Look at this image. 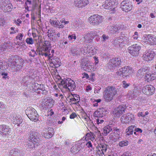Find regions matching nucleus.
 <instances>
[{"instance_id":"nucleus-1","label":"nucleus","mask_w":156,"mask_h":156,"mask_svg":"<svg viewBox=\"0 0 156 156\" xmlns=\"http://www.w3.org/2000/svg\"><path fill=\"white\" fill-rule=\"evenodd\" d=\"M30 140L27 142L26 147L28 149H33L40 144L41 140L40 134L37 132L31 131L29 136Z\"/></svg>"},{"instance_id":"nucleus-2","label":"nucleus","mask_w":156,"mask_h":156,"mask_svg":"<svg viewBox=\"0 0 156 156\" xmlns=\"http://www.w3.org/2000/svg\"><path fill=\"white\" fill-rule=\"evenodd\" d=\"M9 64H10L11 69L13 72H17L20 70L24 63L23 60L20 57L16 56L12 57L8 61Z\"/></svg>"},{"instance_id":"nucleus-3","label":"nucleus","mask_w":156,"mask_h":156,"mask_svg":"<svg viewBox=\"0 0 156 156\" xmlns=\"http://www.w3.org/2000/svg\"><path fill=\"white\" fill-rule=\"evenodd\" d=\"M122 57H117L111 59L106 65V67L108 69L114 70L117 69L121 66L123 62Z\"/></svg>"},{"instance_id":"nucleus-4","label":"nucleus","mask_w":156,"mask_h":156,"mask_svg":"<svg viewBox=\"0 0 156 156\" xmlns=\"http://www.w3.org/2000/svg\"><path fill=\"white\" fill-rule=\"evenodd\" d=\"M117 93L116 89L114 87L108 86L104 90V98L106 102H110Z\"/></svg>"},{"instance_id":"nucleus-5","label":"nucleus","mask_w":156,"mask_h":156,"mask_svg":"<svg viewBox=\"0 0 156 156\" xmlns=\"http://www.w3.org/2000/svg\"><path fill=\"white\" fill-rule=\"evenodd\" d=\"M59 87H62L66 89H67L69 91H72L75 88V82L70 78H64L61 79Z\"/></svg>"},{"instance_id":"nucleus-6","label":"nucleus","mask_w":156,"mask_h":156,"mask_svg":"<svg viewBox=\"0 0 156 156\" xmlns=\"http://www.w3.org/2000/svg\"><path fill=\"white\" fill-rule=\"evenodd\" d=\"M25 112L26 115L30 120L35 122L38 120L39 115L37 111L34 108L31 107L27 108Z\"/></svg>"},{"instance_id":"nucleus-7","label":"nucleus","mask_w":156,"mask_h":156,"mask_svg":"<svg viewBox=\"0 0 156 156\" xmlns=\"http://www.w3.org/2000/svg\"><path fill=\"white\" fill-rule=\"evenodd\" d=\"M102 7L106 9L110 10L112 13H114L116 10L117 6L115 0H108L104 2Z\"/></svg>"},{"instance_id":"nucleus-8","label":"nucleus","mask_w":156,"mask_h":156,"mask_svg":"<svg viewBox=\"0 0 156 156\" xmlns=\"http://www.w3.org/2000/svg\"><path fill=\"white\" fill-rule=\"evenodd\" d=\"M119 129L114 127L113 128V131L109 135V138L114 142H116L120 140L121 138V135Z\"/></svg>"},{"instance_id":"nucleus-9","label":"nucleus","mask_w":156,"mask_h":156,"mask_svg":"<svg viewBox=\"0 0 156 156\" xmlns=\"http://www.w3.org/2000/svg\"><path fill=\"white\" fill-rule=\"evenodd\" d=\"M121 120L122 122L126 124L132 123L135 122V117L133 114L128 113L122 116Z\"/></svg>"},{"instance_id":"nucleus-10","label":"nucleus","mask_w":156,"mask_h":156,"mask_svg":"<svg viewBox=\"0 0 156 156\" xmlns=\"http://www.w3.org/2000/svg\"><path fill=\"white\" fill-rule=\"evenodd\" d=\"M90 23L94 25H98L102 21V17L98 14H95L90 16L89 18Z\"/></svg>"},{"instance_id":"nucleus-11","label":"nucleus","mask_w":156,"mask_h":156,"mask_svg":"<svg viewBox=\"0 0 156 156\" xmlns=\"http://www.w3.org/2000/svg\"><path fill=\"white\" fill-rule=\"evenodd\" d=\"M135 135H137L142 133V130L140 128H137L134 125H131L129 126L126 130V135L128 136L132 135L133 133Z\"/></svg>"},{"instance_id":"nucleus-12","label":"nucleus","mask_w":156,"mask_h":156,"mask_svg":"<svg viewBox=\"0 0 156 156\" xmlns=\"http://www.w3.org/2000/svg\"><path fill=\"white\" fill-rule=\"evenodd\" d=\"M141 48L140 46L136 44L129 46L128 48V50L129 53L131 55L136 56L139 54Z\"/></svg>"},{"instance_id":"nucleus-13","label":"nucleus","mask_w":156,"mask_h":156,"mask_svg":"<svg viewBox=\"0 0 156 156\" xmlns=\"http://www.w3.org/2000/svg\"><path fill=\"white\" fill-rule=\"evenodd\" d=\"M127 107L125 105H120L115 109L113 113L117 117H119L126 110Z\"/></svg>"},{"instance_id":"nucleus-14","label":"nucleus","mask_w":156,"mask_h":156,"mask_svg":"<svg viewBox=\"0 0 156 156\" xmlns=\"http://www.w3.org/2000/svg\"><path fill=\"white\" fill-rule=\"evenodd\" d=\"M155 90V88L151 85H147L145 86L142 89L143 92L147 95L153 94Z\"/></svg>"},{"instance_id":"nucleus-15","label":"nucleus","mask_w":156,"mask_h":156,"mask_svg":"<svg viewBox=\"0 0 156 156\" xmlns=\"http://www.w3.org/2000/svg\"><path fill=\"white\" fill-rule=\"evenodd\" d=\"M155 55L154 51L152 50H149L146 51L143 55V59L146 61L152 60L154 58Z\"/></svg>"},{"instance_id":"nucleus-16","label":"nucleus","mask_w":156,"mask_h":156,"mask_svg":"<svg viewBox=\"0 0 156 156\" xmlns=\"http://www.w3.org/2000/svg\"><path fill=\"white\" fill-rule=\"evenodd\" d=\"M8 2L6 0H0V7L5 11H11L12 9V5L10 4H8Z\"/></svg>"},{"instance_id":"nucleus-17","label":"nucleus","mask_w":156,"mask_h":156,"mask_svg":"<svg viewBox=\"0 0 156 156\" xmlns=\"http://www.w3.org/2000/svg\"><path fill=\"white\" fill-rule=\"evenodd\" d=\"M107 112V108H101L98 109L94 113V116L98 118H102L105 115Z\"/></svg>"},{"instance_id":"nucleus-18","label":"nucleus","mask_w":156,"mask_h":156,"mask_svg":"<svg viewBox=\"0 0 156 156\" xmlns=\"http://www.w3.org/2000/svg\"><path fill=\"white\" fill-rule=\"evenodd\" d=\"M144 39L146 42H147L150 44H156V37L153 35H146Z\"/></svg>"},{"instance_id":"nucleus-19","label":"nucleus","mask_w":156,"mask_h":156,"mask_svg":"<svg viewBox=\"0 0 156 156\" xmlns=\"http://www.w3.org/2000/svg\"><path fill=\"white\" fill-rule=\"evenodd\" d=\"M120 5L123 11L125 12H128L132 9L131 3L128 1H122Z\"/></svg>"},{"instance_id":"nucleus-20","label":"nucleus","mask_w":156,"mask_h":156,"mask_svg":"<svg viewBox=\"0 0 156 156\" xmlns=\"http://www.w3.org/2000/svg\"><path fill=\"white\" fill-rule=\"evenodd\" d=\"M121 70L123 73V75L124 78H127L129 76V75L133 73V71L131 67L129 66H125L121 68Z\"/></svg>"},{"instance_id":"nucleus-21","label":"nucleus","mask_w":156,"mask_h":156,"mask_svg":"<svg viewBox=\"0 0 156 156\" xmlns=\"http://www.w3.org/2000/svg\"><path fill=\"white\" fill-rule=\"evenodd\" d=\"M89 3L88 0H74V5L79 8H83Z\"/></svg>"},{"instance_id":"nucleus-22","label":"nucleus","mask_w":156,"mask_h":156,"mask_svg":"<svg viewBox=\"0 0 156 156\" xmlns=\"http://www.w3.org/2000/svg\"><path fill=\"white\" fill-rule=\"evenodd\" d=\"M45 101L43 103L45 108H51L54 104L55 101L51 97H47L44 99Z\"/></svg>"},{"instance_id":"nucleus-23","label":"nucleus","mask_w":156,"mask_h":156,"mask_svg":"<svg viewBox=\"0 0 156 156\" xmlns=\"http://www.w3.org/2000/svg\"><path fill=\"white\" fill-rule=\"evenodd\" d=\"M11 129L9 127L5 125H0V133L5 136L8 135L10 133Z\"/></svg>"},{"instance_id":"nucleus-24","label":"nucleus","mask_w":156,"mask_h":156,"mask_svg":"<svg viewBox=\"0 0 156 156\" xmlns=\"http://www.w3.org/2000/svg\"><path fill=\"white\" fill-rule=\"evenodd\" d=\"M150 69L148 67L144 66L138 70L137 73V76L140 78H142L144 76V74H146L149 71Z\"/></svg>"},{"instance_id":"nucleus-25","label":"nucleus","mask_w":156,"mask_h":156,"mask_svg":"<svg viewBox=\"0 0 156 156\" xmlns=\"http://www.w3.org/2000/svg\"><path fill=\"white\" fill-rule=\"evenodd\" d=\"M98 36V34H96L95 32L86 33L83 35L84 38V41L86 43L90 42L94 38V36Z\"/></svg>"},{"instance_id":"nucleus-26","label":"nucleus","mask_w":156,"mask_h":156,"mask_svg":"<svg viewBox=\"0 0 156 156\" xmlns=\"http://www.w3.org/2000/svg\"><path fill=\"white\" fill-rule=\"evenodd\" d=\"M82 143L73 146L71 149V152L73 154H75L80 151L81 149L83 148Z\"/></svg>"},{"instance_id":"nucleus-27","label":"nucleus","mask_w":156,"mask_h":156,"mask_svg":"<svg viewBox=\"0 0 156 156\" xmlns=\"http://www.w3.org/2000/svg\"><path fill=\"white\" fill-rule=\"evenodd\" d=\"M49 22L51 25L54 27L59 28H63L64 27V25L63 24H60V22L58 20L55 19H51Z\"/></svg>"},{"instance_id":"nucleus-28","label":"nucleus","mask_w":156,"mask_h":156,"mask_svg":"<svg viewBox=\"0 0 156 156\" xmlns=\"http://www.w3.org/2000/svg\"><path fill=\"white\" fill-rule=\"evenodd\" d=\"M23 151L18 149H15L10 151L9 156H23Z\"/></svg>"},{"instance_id":"nucleus-29","label":"nucleus","mask_w":156,"mask_h":156,"mask_svg":"<svg viewBox=\"0 0 156 156\" xmlns=\"http://www.w3.org/2000/svg\"><path fill=\"white\" fill-rule=\"evenodd\" d=\"M54 134V130L52 128H50L48 130L43 133L42 136L45 138L49 139L53 136Z\"/></svg>"},{"instance_id":"nucleus-30","label":"nucleus","mask_w":156,"mask_h":156,"mask_svg":"<svg viewBox=\"0 0 156 156\" xmlns=\"http://www.w3.org/2000/svg\"><path fill=\"white\" fill-rule=\"evenodd\" d=\"M81 50L77 47L71 48L70 51V54L73 56L80 55L81 52Z\"/></svg>"},{"instance_id":"nucleus-31","label":"nucleus","mask_w":156,"mask_h":156,"mask_svg":"<svg viewBox=\"0 0 156 156\" xmlns=\"http://www.w3.org/2000/svg\"><path fill=\"white\" fill-rule=\"evenodd\" d=\"M115 127H113L112 124H109L107 126H105L103 128V132L104 135L106 136L112 131H113V128Z\"/></svg>"},{"instance_id":"nucleus-32","label":"nucleus","mask_w":156,"mask_h":156,"mask_svg":"<svg viewBox=\"0 0 156 156\" xmlns=\"http://www.w3.org/2000/svg\"><path fill=\"white\" fill-rule=\"evenodd\" d=\"M12 120L14 124H17V126H19V124L21 123L23 121V119L20 115L12 116Z\"/></svg>"},{"instance_id":"nucleus-33","label":"nucleus","mask_w":156,"mask_h":156,"mask_svg":"<svg viewBox=\"0 0 156 156\" xmlns=\"http://www.w3.org/2000/svg\"><path fill=\"white\" fill-rule=\"evenodd\" d=\"M51 44L50 42L48 41H45L41 48L42 51H45L47 50L50 51L51 48Z\"/></svg>"},{"instance_id":"nucleus-34","label":"nucleus","mask_w":156,"mask_h":156,"mask_svg":"<svg viewBox=\"0 0 156 156\" xmlns=\"http://www.w3.org/2000/svg\"><path fill=\"white\" fill-rule=\"evenodd\" d=\"M86 50H84L86 51V53H91L92 55H94L96 53V49H94V47L92 45H88L87 48H85Z\"/></svg>"},{"instance_id":"nucleus-35","label":"nucleus","mask_w":156,"mask_h":156,"mask_svg":"<svg viewBox=\"0 0 156 156\" xmlns=\"http://www.w3.org/2000/svg\"><path fill=\"white\" fill-rule=\"evenodd\" d=\"M121 41L120 37H118L117 38L116 37L114 39L113 43L115 47L119 48L122 47V46L121 45Z\"/></svg>"},{"instance_id":"nucleus-36","label":"nucleus","mask_w":156,"mask_h":156,"mask_svg":"<svg viewBox=\"0 0 156 156\" xmlns=\"http://www.w3.org/2000/svg\"><path fill=\"white\" fill-rule=\"evenodd\" d=\"M121 41V45L122 46L127 44L128 43L129 40V38L126 36H121L120 37Z\"/></svg>"},{"instance_id":"nucleus-37","label":"nucleus","mask_w":156,"mask_h":156,"mask_svg":"<svg viewBox=\"0 0 156 156\" xmlns=\"http://www.w3.org/2000/svg\"><path fill=\"white\" fill-rule=\"evenodd\" d=\"M108 29L110 32V33L112 34L116 33L119 29L118 27L116 25L114 26H110L108 27Z\"/></svg>"},{"instance_id":"nucleus-38","label":"nucleus","mask_w":156,"mask_h":156,"mask_svg":"<svg viewBox=\"0 0 156 156\" xmlns=\"http://www.w3.org/2000/svg\"><path fill=\"white\" fill-rule=\"evenodd\" d=\"M60 59L58 58H56L52 60V63L56 67H59L60 65L61 62Z\"/></svg>"},{"instance_id":"nucleus-39","label":"nucleus","mask_w":156,"mask_h":156,"mask_svg":"<svg viewBox=\"0 0 156 156\" xmlns=\"http://www.w3.org/2000/svg\"><path fill=\"white\" fill-rule=\"evenodd\" d=\"M57 120L55 119H52L48 121L47 123L50 126H55L57 124Z\"/></svg>"},{"instance_id":"nucleus-40","label":"nucleus","mask_w":156,"mask_h":156,"mask_svg":"<svg viewBox=\"0 0 156 156\" xmlns=\"http://www.w3.org/2000/svg\"><path fill=\"white\" fill-rule=\"evenodd\" d=\"M81 63V66L84 70L86 69L87 66L90 63L88 61L86 60L82 61Z\"/></svg>"},{"instance_id":"nucleus-41","label":"nucleus","mask_w":156,"mask_h":156,"mask_svg":"<svg viewBox=\"0 0 156 156\" xmlns=\"http://www.w3.org/2000/svg\"><path fill=\"white\" fill-rule=\"evenodd\" d=\"M6 63L4 61H1L0 60V69H6L8 68Z\"/></svg>"},{"instance_id":"nucleus-42","label":"nucleus","mask_w":156,"mask_h":156,"mask_svg":"<svg viewBox=\"0 0 156 156\" xmlns=\"http://www.w3.org/2000/svg\"><path fill=\"white\" fill-rule=\"evenodd\" d=\"M99 146L104 153H105L107 150V145L104 144L102 143L99 144Z\"/></svg>"},{"instance_id":"nucleus-43","label":"nucleus","mask_w":156,"mask_h":156,"mask_svg":"<svg viewBox=\"0 0 156 156\" xmlns=\"http://www.w3.org/2000/svg\"><path fill=\"white\" fill-rule=\"evenodd\" d=\"M32 77L30 75H27L23 77L22 82L24 83H26L27 81L31 80Z\"/></svg>"},{"instance_id":"nucleus-44","label":"nucleus","mask_w":156,"mask_h":156,"mask_svg":"<svg viewBox=\"0 0 156 156\" xmlns=\"http://www.w3.org/2000/svg\"><path fill=\"white\" fill-rule=\"evenodd\" d=\"M69 103H71V104L77 105L79 104V102H77V101L75 98L73 97L71 98H69Z\"/></svg>"},{"instance_id":"nucleus-45","label":"nucleus","mask_w":156,"mask_h":156,"mask_svg":"<svg viewBox=\"0 0 156 156\" xmlns=\"http://www.w3.org/2000/svg\"><path fill=\"white\" fill-rule=\"evenodd\" d=\"M128 143V141L126 140L120 142L119 144L120 147H122L127 146Z\"/></svg>"},{"instance_id":"nucleus-46","label":"nucleus","mask_w":156,"mask_h":156,"mask_svg":"<svg viewBox=\"0 0 156 156\" xmlns=\"http://www.w3.org/2000/svg\"><path fill=\"white\" fill-rule=\"evenodd\" d=\"M96 151V154L97 155H102L103 154H104V153L99 146L97 147Z\"/></svg>"},{"instance_id":"nucleus-47","label":"nucleus","mask_w":156,"mask_h":156,"mask_svg":"<svg viewBox=\"0 0 156 156\" xmlns=\"http://www.w3.org/2000/svg\"><path fill=\"white\" fill-rule=\"evenodd\" d=\"M151 71H149V73H147L145 76L144 79L148 82H149L150 81H151Z\"/></svg>"},{"instance_id":"nucleus-48","label":"nucleus","mask_w":156,"mask_h":156,"mask_svg":"<svg viewBox=\"0 0 156 156\" xmlns=\"http://www.w3.org/2000/svg\"><path fill=\"white\" fill-rule=\"evenodd\" d=\"M87 66L86 69L85 70L86 71H88V72H91L94 70V67L92 65H91L90 63Z\"/></svg>"},{"instance_id":"nucleus-49","label":"nucleus","mask_w":156,"mask_h":156,"mask_svg":"<svg viewBox=\"0 0 156 156\" xmlns=\"http://www.w3.org/2000/svg\"><path fill=\"white\" fill-rule=\"evenodd\" d=\"M41 54L42 55H44L45 57H47L48 56L50 57L51 55V54H50V51L47 50V51H42L41 50Z\"/></svg>"},{"instance_id":"nucleus-50","label":"nucleus","mask_w":156,"mask_h":156,"mask_svg":"<svg viewBox=\"0 0 156 156\" xmlns=\"http://www.w3.org/2000/svg\"><path fill=\"white\" fill-rule=\"evenodd\" d=\"M94 134L91 132L90 133H87L86 135L85 139L87 140H91L92 138L94 137Z\"/></svg>"},{"instance_id":"nucleus-51","label":"nucleus","mask_w":156,"mask_h":156,"mask_svg":"<svg viewBox=\"0 0 156 156\" xmlns=\"http://www.w3.org/2000/svg\"><path fill=\"white\" fill-rule=\"evenodd\" d=\"M76 36L75 34H73L72 35H69L68 38L69 40L74 41L76 39Z\"/></svg>"},{"instance_id":"nucleus-52","label":"nucleus","mask_w":156,"mask_h":156,"mask_svg":"<svg viewBox=\"0 0 156 156\" xmlns=\"http://www.w3.org/2000/svg\"><path fill=\"white\" fill-rule=\"evenodd\" d=\"M85 146H86V147L87 148H93L92 145L90 141H87L86 143L85 144H84L83 145V146H84L83 147Z\"/></svg>"},{"instance_id":"nucleus-53","label":"nucleus","mask_w":156,"mask_h":156,"mask_svg":"<svg viewBox=\"0 0 156 156\" xmlns=\"http://www.w3.org/2000/svg\"><path fill=\"white\" fill-rule=\"evenodd\" d=\"M26 41L28 44H32L34 43V41L32 38H28L26 39Z\"/></svg>"},{"instance_id":"nucleus-54","label":"nucleus","mask_w":156,"mask_h":156,"mask_svg":"<svg viewBox=\"0 0 156 156\" xmlns=\"http://www.w3.org/2000/svg\"><path fill=\"white\" fill-rule=\"evenodd\" d=\"M101 89V87L99 86L95 87L94 89V93H95L99 94Z\"/></svg>"},{"instance_id":"nucleus-55","label":"nucleus","mask_w":156,"mask_h":156,"mask_svg":"<svg viewBox=\"0 0 156 156\" xmlns=\"http://www.w3.org/2000/svg\"><path fill=\"white\" fill-rule=\"evenodd\" d=\"M127 97H128L129 98L132 99V98H134V95L132 91L129 90L128 92Z\"/></svg>"},{"instance_id":"nucleus-56","label":"nucleus","mask_w":156,"mask_h":156,"mask_svg":"<svg viewBox=\"0 0 156 156\" xmlns=\"http://www.w3.org/2000/svg\"><path fill=\"white\" fill-rule=\"evenodd\" d=\"M108 38L109 37L108 35H106L105 34H103L101 37V41L103 42L106 41L108 40Z\"/></svg>"},{"instance_id":"nucleus-57","label":"nucleus","mask_w":156,"mask_h":156,"mask_svg":"<svg viewBox=\"0 0 156 156\" xmlns=\"http://www.w3.org/2000/svg\"><path fill=\"white\" fill-rule=\"evenodd\" d=\"M37 93L39 94H42L44 95H46L48 93V91L45 90V87L41 91L39 90L37 92Z\"/></svg>"},{"instance_id":"nucleus-58","label":"nucleus","mask_w":156,"mask_h":156,"mask_svg":"<svg viewBox=\"0 0 156 156\" xmlns=\"http://www.w3.org/2000/svg\"><path fill=\"white\" fill-rule=\"evenodd\" d=\"M122 86L123 88H127L130 85V84L129 83H127L124 80L122 82Z\"/></svg>"},{"instance_id":"nucleus-59","label":"nucleus","mask_w":156,"mask_h":156,"mask_svg":"<svg viewBox=\"0 0 156 156\" xmlns=\"http://www.w3.org/2000/svg\"><path fill=\"white\" fill-rule=\"evenodd\" d=\"M23 36V35L22 34L20 33L16 36V38L17 40L19 39L21 41H22Z\"/></svg>"},{"instance_id":"nucleus-60","label":"nucleus","mask_w":156,"mask_h":156,"mask_svg":"<svg viewBox=\"0 0 156 156\" xmlns=\"http://www.w3.org/2000/svg\"><path fill=\"white\" fill-rule=\"evenodd\" d=\"M122 70H121V69H119V71H117L116 74L118 76H120V78H124V76H122L123 74L122 73Z\"/></svg>"},{"instance_id":"nucleus-61","label":"nucleus","mask_w":156,"mask_h":156,"mask_svg":"<svg viewBox=\"0 0 156 156\" xmlns=\"http://www.w3.org/2000/svg\"><path fill=\"white\" fill-rule=\"evenodd\" d=\"M74 98H75L76 100L77 101V102H79L80 101V97L79 96V95L75 94H73V97Z\"/></svg>"},{"instance_id":"nucleus-62","label":"nucleus","mask_w":156,"mask_h":156,"mask_svg":"<svg viewBox=\"0 0 156 156\" xmlns=\"http://www.w3.org/2000/svg\"><path fill=\"white\" fill-rule=\"evenodd\" d=\"M121 156H131V154L128 151L125 152Z\"/></svg>"},{"instance_id":"nucleus-63","label":"nucleus","mask_w":156,"mask_h":156,"mask_svg":"<svg viewBox=\"0 0 156 156\" xmlns=\"http://www.w3.org/2000/svg\"><path fill=\"white\" fill-rule=\"evenodd\" d=\"M2 78L3 79H9V76H7L8 73H2Z\"/></svg>"},{"instance_id":"nucleus-64","label":"nucleus","mask_w":156,"mask_h":156,"mask_svg":"<svg viewBox=\"0 0 156 156\" xmlns=\"http://www.w3.org/2000/svg\"><path fill=\"white\" fill-rule=\"evenodd\" d=\"M104 122V120H103L100 119L98 118L96 120V122L98 124L102 123Z\"/></svg>"}]
</instances>
